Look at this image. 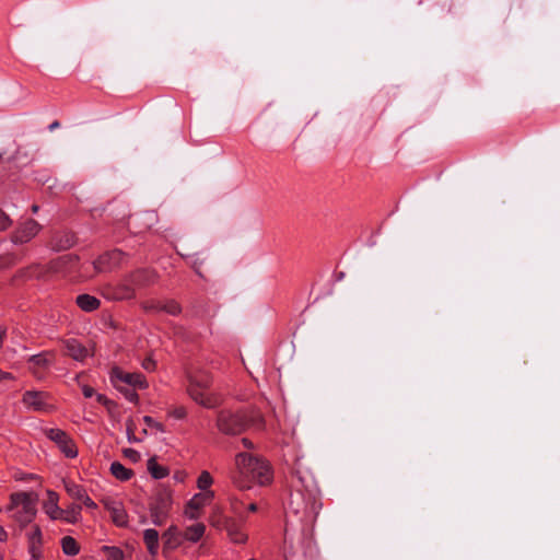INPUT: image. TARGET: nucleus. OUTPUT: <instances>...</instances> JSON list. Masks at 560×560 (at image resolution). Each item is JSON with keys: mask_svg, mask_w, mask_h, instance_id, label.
Here are the masks:
<instances>
[{"mask_svg": "<svg viewBox=\"0 0 560 560\" xmlns=\"http://www.w3.org/2000/svg\"><path fill=\"white\" fill-rule=\"evenodd\" d=\"M289 510L305 527H312L322 509L317 482L308 470L296 469Z\"/></svg>", "mask_w": 560, "mask_h": 560, "instance_id": "1", "label": "nucleus"}, {"mask_svg": "<svg viewBox=\"0 0 560 560\" xmlns=\"http://www.w3.org/2000/svg\"><path fill=\"white\" fill-rule=\"evenodd\" d=\"M230 478L235 488L246 491L255 486L270 485L273 480V470L264 457L249 452H238L234 456Z\"/></svg>", "mask_w": 560, "mask_h": 560, "instance_id": "2", "label": "nucleus"}, {"mask_svg": "<svg viewBox=\"0 0 560 560\" xmlns=\"http://www.w3.org/2000/svg\"><path fill=\"white\" fill-rule=\"evenodd\" d=\"M187 393L196 404L208 409L221 405L222 397L211 389L212 377L207 370L192 366L187 372Z\"/></svg>", "mask_w": 560, "mask_h": 560, "instance_id": "3", "label": "nucleus"}, {"mask_svg": "<svg viewBox=\"0 0 560 560\" xmlns=\"http://www.w3.org/2000/svg\"><path fill=\"white\" fill-rule=\"evenodd\" d=\"M38 495L34 491H18L9 497L5 512L14 521L20 529L31 525L37 515Z\"/></svg>", "mask_w": 560, "mask_h": 560, "instance_id": "4", "label": "nucleus"}, {"mask_svg": "<svg viewBox=\"0 0 560 560\" xmlns=\"http://www.w3.org/2000/svg\"><path fill=\"white\" fill-rule=\"evenodd\" d=\"M215 425L224 435H237L250 425L262 429L260 415H249L246 410L222 409L217 415Z\"/></svg>", "mask_w": 560, "mask_h": 560, "instance_id": "5", "label": "nucleus"}, {"mask_svg": "<svg viewBox=\"0 0 560 560\" xmlns=\"http://www.w3.org/2000/svg\"><path fill=\"white\" fill-rule=\"evenodd\" d=\"M173 505V493L168 489L156 492L150 504V516L152 523L161 526L167 520Z\"/></svg>", "mask_w": 560, "mask_h": 560, "instance_id": "6", "label": "nucleus"}, {"mask_svg": "<svg viewBox=\"0 0 560 560\" xmlns=\"http://www.w3.org/2000/svg\"><path fill=\"white\" fill-rule=\"evenodd\" d=\"M109 380L113 386L119 392H122L126 386L139 389L148 387V382L143 374L138 372H125L117 366L112 369Z\"/></svg>", "mask_w": 560, "mask_h": 560, "instance_id": "7", "label": "nucleus"}, {"mask_svg": "<svg viewBox=\"0 0 560 560\" xmlns=\"http://www.w3.org/2000/svg\"><path fill=\"white\" fill-rule=\"evenodd\" d=\"M42 230V225L34 219H26L19 223L11 234V242L22 245L31 242Z\"/></svg>", "mask_w": 560, "mask_h": 560, "instance_id": "8", "label": "nucleus"}, {"mask_svg": "<svg viewBox=\"0 0 560 560\" xmlns=\"http://www.w3.org/2000/svg\"><path fill=\"white\" fill-rule=\"evenodd\" d=\"M136 287L127 280V275L116 284H108L104 289V296L108 300L124 301L136 296Z\"/></svg>", "mask_w": 560, "mask_h": 560, "instance_id": "9", "label": "nucleus"}, {"mask_svg": "<svg viewBox=\"0 0 560 560\" xmlns=\"http://www.w3.org/2000/svg\"><path fill=\"white\" fill-rule=\"evenodd\" d=\"M125 260V254L120 249H114L101 255L93 261L95 273L109 272L119 267Z\"/></svg>", "mask_w": 560, "mask_h": 560, "instance_id": "10", "label": "nucleus"}, {"mask_svg": "<svg viewBox=\"0 0 560 560\" xmlns=\"http://www.w3.org/2000/svg\"><path fill=\"white\" fill-rule=\"evenodd\" d=\"M47 436L54 441L59 450L68 458H75L78 456V448L73 440L62 430L52 428L47 430Z\"/></svg>", "mask_w": 560, "mask_h": 560, "instance_id": "11", "label": "nucleus"}, {"mask_svg": "<svg viewBox=\"0 0 560 560\" xmlns=\"http://www.w3.org/2000/svg\"><path fill=\"white\" fill-rule=\"evenodd\" d=\"M23 405L34 411H49L52 405L49 401V395L45 392L27 390L22 397Z\"/></svg>", "mask_w": 560, "mask_h": 560, "instance_id": "12", "label": "nucleus"}, {"mask_svg": "<svg viewBox=\"0 0 560 560\" xmlns=\"http://www.w3.org/2000/svg\"><path fill=\"white\" fill-rule=\"evenodd\" d=\"M214 498L213 491H206L196 493L186 504L185 515L189 520H197L200 516V511Z\"/></svg>", "mask_w": 560, "mask_h": 560, "instance_id": "13", "label": "nucleus"}, {"mask_svg": "<svg viewBox=\"0 0 560 560\" xmlns=\"http://www.w3.org/2000/svg\"><path fill=\"white\" fill-rule=\"evenodd\" d=\"M25 533L31 560H39L42 557L43 532L38 524L32 523Z\"/></svg>", "mask_w": 560, "mask_h": 560, "instance_id": "14", "label": "nucleus"}, {"mask_svg": "<svg viewBox=\"0 0 560 560\" xmlns=\"http://www.w3.org/2000/svg\"><path fill=\"white\" fill-rule=\"evenodd\" d=\"M105 509L109 512L113 523L118 527L128 525V514L124 504L114 499H105L103 501Z\"/></svg>", "mask_w": 560, "mask_h": 560, "instance_id": "15", "label": "nucleus"}, {"mask_svg": "<svg viewBox=\"0 0 560 560\" xmlns=\"http://www.w3.org/2000/svg\"><path fill=\"white\" fill-rule=\"evenodd\" d=\"M42 509L50 521H58L62 515V509L59 506V494L54 490H46V499L43 501Z\"/></svg>", "mask_w": 560, "mask_h": 560, "instance_id": "16", "label": "nucleus"}, {"mask_svg": "<svg viewBox=\"0 0 560 560\" xmlns=\"http://www.w3.org/2000/svg\"><path fill=\"white\" fill-rule=\"evenodd\" d=\"M65 489L71 498L81 501L85 508L92 510L97 508V504L89 497L82 486L73 481H65Z\"/></svg>", "mask_w": 560, "mask_h": 560, "instance_id": "17", "label": "nucleus"}, {"mask_svg": "<svg viewBox=\"0 0 560 560\" xmlns=\"http://www.w3.org/2000/svg\"><path fill=\"white\" fill-rule=\"evenodd\" d=\"M52 361V352H43L39 354L32 355L28 359L30 370L36 377H40V373L48 369Z\"/></svg>", "mask_w": 560, "mask_h": 560, "instance_id": "18", "label": "nucleus"}, {"mask_svg": "<svg viewBox=\"0 0 560 560\" xmlns=\"http://www.w3.org/2000/svg\"><path fill=\"white\" fill-rule=\"evenodd\" d=\"M156 275L149 269H137L127 275V280L131 281L136 289L150 285L155 281Z\"/></svg>", "mask_w": 560, "mask_h": 560, "instance_id": "19", "label": "nucleus"}, {"mask_svg": "<svg viewBox=\"0 0 560 560\" xmlns=\"http://www.w3.org/2000/svg\"><path fill=\"white\" fill-rule=\"evenodd\" d=\"M67 354L75 361H84L89 355V350L77 339H68L65 341Z\"/></svg>", "mask_w": 560, "mask_h": 560, "instance_id": "20", "label": "nucleus"}, {"mask_svg": "<svg viewBox=\"0 0 560 560\" xmlns=\"http://www.w3.org/2000/svg\"><path fill=\"white\" fill-rule=\"evenodd\" d=\"M46 269L44 266L39 264H32L26 268L20 269L15 278L22 279V280H30V279H39L45 276Z\"/></svg>", "mask_w": 560, "mask_h": 560, "instance_id": "21", "label": "nucleus"}, {"mask_svg": "<svg viewBox=\"0 0 560 560\" xmlns=\"http://www.w3.org/2000/svg\"><path fill=\"white\" fill-rule=\"evenodd\" d=\"M182 535L176 526H171L167 528V530L163 534L164 539V549L163 552L165 553L166 550H173L177 548L182 544Z\"/></svg>", "mask_w": 560, "mask_h": 560, "instance_id": "22", "label": "nucleus"}, {"mask_svg": "<svg viewBox=\"0 0 560 560\" xmlns=\"http://www.w3.org/2000/svg\"><path fill=\"white\" fill-rule=\"evenodd\" d=\"M143 541L151 556H156L159 551V533L156 529L148 528L143 532Z\"/></svg>", "mask_w": 560, "mask_h": 560, "instance_id": "23", "label": "nucleus"}, {"mask_svg": "<svg viewBox=\"0 0 560 560\" xmlns=\"http://www.w3.org/2000/svg\"><path fill=\"white\" fill-rule=\"evenodd\" d=\"M147 469L154 479H163L168 476L170 470L167 467L158 463L156 456L150 457L147 462Z\"/></svg>", "mask_w": 560, "mask_h": 560, "instance_id": "24", "label": "nucleus"}, {"mask_svg": "<svg viewBox=\"0 0 560 560\" xmlns=\"http://www.w3.org/2000/svg\"><path fill=\"white\" fill-rule=\"evenodd\" d=\"M78 306L84 312H93L101 305V301L90 294H80L77 296Z\"/></svg>", "mask_w": 560, "mask_h": 560, "instance_id": "25", "label": "nucleus"}, {"mask_svg": "<svg viewBox=\"0 0 560 560\" xmlns=\"http://www.w3.org/2000/svg\"><path fill=\"white\" fill-rule=\"evenodd\" d=\"M205 530L206 526L202 523L192 524L185 529L183 538L190 542H198L205 535Z\"/></svg>", "mask_w": 560, "mask_h": 560, "instance_id": "26", "label": "nucleus"}, {"mask_svg": "<svg viewBox=\"0 0 560 560\" xmlns=\"http://www.w3.org/2000/svg\"><path fill=\"white\" fill-rule=\"evenodd\" d=\"M81 505L70 504L67 509H62V515L59 520L69 524H74L80 520Z\"/></svg>", "mask_w": 560, "mask_h": 560, "instance_id": "27", "label": "nucleus"}, {"mask_svg": "<svg viewBox=\"0 0 560 560\" xmlns=\"http://www.w3.org/2000/svg\"><path fill=\"white\" fill-rule=\"evenodd\" d=\"M109 470H110L112 475L120 481H127L133 476L132 470L125 467L119 462L112 463Z\"/></svg>", "mask_w": 560, "mask_h": 560, "instance_id": "28", "label": "nucleus"}, {"mask_svg": "<svg viewBox=\"0 0 560 560\" xmlns=\"http://www.w3.org/2000/svg\"><path fill=\"white\" fill-rule=\"evenodd\" d=\"M61 547L63 553L67 556H75L80 551L78 542L71 536H66L61 539Z\"/></svg>", "mask_w": 560, "mask_h": 560, "instance_id": "29", "label": "nucleus"}, {"mask_svg": "<svg viewBox=\"0 0 560 560\" xmlns=\"http://www.w3.org/2000/svg\"><path fill=\"white\" fill-rule=\"evenodd\" d=\"M213 483V478L209 471L202 470L197 479V487L201 492L211 491L210 487Z\"/></svg>", "mask_w": 560, "mask_h": 560, "instance_id": "30", "label": "nucleus"}, {"mask_svg": "<svg viewBox=\"0 0 560 560\" xmlns=\"http://www.w3.org/2000/svg\"><path fill=\"white\" fill-rule=\"evenodd\" d=\"M161 311L165 312L170 315L176 316V315L180 314L182 307L176 301L168 300V301L161 302Z\"/></svg>", "mask_w": 560, "mask_h": 560, "instance_id": "31", "label": "nucleus"}, {"mask_svg": "<svg viewBox=\"0 0 560 560\" xmlns=\"http://www.w3.org/2000/svg\"><path fill=\"white\" fill-rule=\"evenodd\" d=\"M74 244V237L71 234H65L60 241L54 238L52 247L57 250H62L71 247Z\"/></svg>", "mask_w": 560, "mask_h": 560, "instance_id": "32", "label": "nucleus"}, {"mask_svg": "<svg viewBox=\"0 0 560 560\" xmlns=\"http://www.w3.org/2000/svg\"><path fill=\"white\" fill-rule=\"evenodd\" d=\"M103 551L107 560H124V552L120 548L114 546H104Z\"/></svg>", "mask_w": 560, "mask_h": 560, "instance_id": "33", "label": "nucleus"}, {"mask_svg": "<svg viewBox=\"0 0 560 560\" xmlns=\"http://www.w3.org/2000/svg\"><path fill=\"white\" fill-rule=\"evenodd\" d=\"M229 535L235 544H243L247 539V535L240 529H230Z\"/></svg>", "mask_w": 560, "mask_h": 560, "instance_id": "34", "label": "nucleus"}, {"mask_svg": "<svg viewBox=\"0 0 560 560\" xmlns=\"http://www.w3.org/2000/svg\"><path fill=\"white\" fill-rule=\"evenodd\" d=\"M143 422L145 423V425L150 429H153V430H156L159 432H164L165 429H164V425L158 421H155L152 417L150 416H144L143 417Z\"/></svg>", "mask_w": 560, "mask_h": 560, "instance_id": "35", "label": "nucleus"}, {"mask_svg": "<svg viewBox=\"0 0 560 560\" xmlns=\"http://www.w3.org/2000/svg\"><path fill=\"white\" fill-rule=\"evenodd\" d=\"M161 302L155 300L145 301L142 303V307L148 312H161Z\"/></svg>", "mask_w": 560, "mask_h": 560, "instance_id": "36", "label": "nucleus"}, {"mask_svg": "<svg viewBox=\"0 0 560 560\" xmlns=\"http://www.w3.org/2000/svg\"><path fill=\"white\" fill-rule=\"evenodd\" d=\"M122 453L124 456L130 459L132 463H138L141 459L140 453L135 448H125Z\"/></svg>", "mask_w": 560, "mask_h": 560, "instance_id": "37", "label": "nucleus"}, {"mask_svg": "<svg viewBox=\"0 0 560 560\" xmlns=\"http://www.w3.org/2000/svg\"><path fill=\"white\" fill-rule=\"evenodd\" d=\"M136 388H128V387H124V390L120 392L125 398L130 401V402H138V399H139V396L138 394L136 393L135 390Z\"/></svg>", "mask_w": 560, "mask_h": 560, "instance_id": "38", "label": "nucleus"}, {"mask_svg": "<svg viewBox=\"0 0 560 560\" xmlns=\"http://www.w3.org/2000/svg\"><path fill=\"white\" fill-rule=\"evenodd\" d=\"M11 224L12 220L10 219V217L5 212L0 210V231L9 229Z\"/></svg>", "mask_w": 560, "mask_h": 560, "instance_id": "39", "label": "nucleus"}, {"mask_svg": "<svg viewBox=\"0 0 560 560\" xmlns=\"http://www.w3.org/2000/svg\"><path fill=\"white\" fill-rule=\"evenodd\" d=\"M187 415L186 408L180 406L170 411V416L175 419H184Z\"/></svg>", "mask_w": 560, "mask_h": 560, "instance_id": "40", "label": "nucleus"}, {"mask_svg": "<svg viewBox=\"0 0 560 560\" xmlns=\"http://www.w3.org/2000/svg\"><path fill=\"white\" fill-rule=\"evenodd\" d=\"M19 261V259L14 255H9L3 258V261L1 262L0 267L7 268L12 265H15Z\"/></svg>", "mask_w": 560, "mask_h": 560, "instance_id": "41", "label": "nucleus"}, {"mask_svg": "<svg viewBox=\"0 0 560 560\" xmlns=\"http://www.w3.org/2000/svg\"><path fill=\"white\" fill-rule=\"evenodd\" d=\"M127 439L130 443H137L139 442L140 440L136 438L135 435V431H133V428H132V423L131 422H128L127 423Z\"/></svg>", "mask_w": 560, "mask_h": 560, "instance_id": "42", "label": "nucleus"}, {"mask_svg": "<svg viewBox=\"0 0 560 560\" xmlns=\"http://www.w3.org/2000/svg\"><path fill=\"white\" fill-rule=\"evenodd\" d=\"M230 505L235 514H241L242 502L237 498H231Z\"/></svg>", "mask_w": 560, "mask_h": 560, "instance_id": "43", "label": "nucleus"}, {"mask_svg": "<svg viewBox=\"0 0 560 560\" xmlns=\"http://www.w3.org/2000/svg\"><path fill=\"white\" fill-rule=\"evenodd\" d=\"M81 388H82V393L85 398H91V397L95 396V392L91 386L82 385Z\"/></svg>", "mask_w": 560, "mask_h": 560, "instance_id": "44", "label": "nucleus"}, {"mask_svg": "<svg viewBox=\"0 0 560 560\" xmlns=\"http://www.w3.org/2000/svg\"><path fill=\"white\" fill-rule=\"evenodd\" d=\"M142 366L147 371H153L155 369V362L152 359L148 358L142 362Z\"/></svg>", "mask_w": 560, "mask_h": 560, "instance_id": "45", "label": "nucleus"}, {"mask_svg": "<svg viewBox=\"0 0 560 560\" xmlns=\"http://www.w3.org/2000/svg\"><path fill=\"white\" fill-rule=\"evenodd\" d=\"M77 260V257L73 256V255H63L59 258V262H62V264H68V262H73Z\"/></svg>", "mask_w": 560, "mask_h": 560, "instance_id": "46", "label": "nucleus"}, {"mask_svg": "<svg viewBox=\"0 0 560 560\" xmlns=\"http://www.w3.org/2000/svg\"><path fill=\"white\" fill-rule=\"evenodd\" d=\"M95 398L100 404H102L104 406H107L108 404H110V400L103 394H95Z\"/></svg>", "mask_w": 560, "mask_h": 560, "instance_id": "47", "label": "nucleus"}, {"mask_svg": "<svg viewBox=\"0 0 560 560\" xmlns=\"http://www.w3.org/2000/svg\"><path fill=\"white\" fill-rule=\"evenodd\" d=\"M241 442L243 446L247 450H253L255 447L254 443L247 438H243Z\"/></svg>", "mask_w": 560, "mask_h": 560, "instance_id": "48", "label": "nucleus"}, {"mask_svg": "<svg viewBox=\"0 0 560 560\" xmlns=\"http://www.w3.org/2000/svg\"><path fill=\"white\" fill-rule=\"evenodd\" d=\"M9 538L8 532L4 529V527L0 524V541L4 542Z\"/></svg>", "mask_w": 560, "mask_h": 560, "instance_id": "49", "label": "nucleus"}, {"mask_svg": "<svg viewBox=\"0 0 560 560\" xmlns=\"http://www.w3.org/2000/svg\"><path fill=\"white\" fill-rule=\"evenodd\" d=\"M174 479L177 481V482H183L185 480V474L182 472V471H178L174 475Z\"/></svg>", "mask_w": 560, "mask_h": 560, "instance_id": "50", "label": "nucleus"}, {"mask_svg": "<svg viewBox=\"0 0 560 560\" xmlns=\"http://www.w3.org/2000/svg\"><path fill=\"white\" fill-rule=\"evenodd\" d=\"M7 378H12V375L10 373H5L0 370V381L7 380Z\"/></svg>", "mask_w": 560, "mask_h": 560, "instance_id": "51", "label": "nucleus"}, {"mask_svg": "<svg viewBox=\"0 0 560 560\" xmlns=\"http://www.w3.org/2000/svg\"><path fill=\"white\" fill-rule=\"evenodd\" d=\"M59 126H60V124L56 120V121L51 122V124L48 126V129H49L50 131H52V130L57 129Z\"/></svg>", "mask_w": 560, "mask_h": 560, "instance_id": "52", "label": "nucleus"}, {"mask_svg": "<svg viewBox=\"0 0 560 560\" xmlns=\"http://www.w3.org/2000/svg\"><path fill=\"white\" fill-rule=\"evenodd\" d=\"M4 336H5V329L0 327V347L2 346Z\"/></svg>", "mask_w": 560, "mask_h": 560, "instance_id": "53", "label": "nucleus"}, {"mask_svg": "<svg viewBox=\"0 0 560 560\" xmlns=\"http://www.w3.org/2000/svg\"><path fill=\"white\" fill-rule=\"evenodd\" d=\"M247 510L249 512H256L257 511V505L255 503H250L248 506H247Z\"/></svg>", "mask_w": 560, "mask_h": 560, "instance_id": "54", "label": "nucleus"}, {"mask_svg": "<svg viewBox=\"0 0 560 560\" xmlns=\"http://www.w3.org/2000/svg\"><path fill=\"white\" fill-rule=\"evenodd\" d=\"M38 210H39V207H38L37 205H33V206H32V212H33V213H37V212H38Z\"/></svg>", "mask_w": 560, "mask_h": 560, "instance_id": "55", "label": "nucleus"}, {"mask_svg": "<svg viewBox=\"0 0 560 560\" xmlns=\"http://www.w3.org/2000/svg\"><path fill=\"white\" fill-rule=\"evenodd\" d=\"M2 512V508L0 506V513Z\"/></svg>", "mask_w": 560, "mask_h": 560, "instance_id": "56", "label": "nucleus"}]
</instances>
